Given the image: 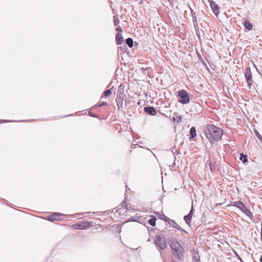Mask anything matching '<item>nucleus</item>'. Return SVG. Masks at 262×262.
Wrapping results in <instances>:
<instances>
[{
	"label": "nucleus",
	"mask_w": 262,
	"mask_h": 262,
	"mask_svg": "<svg viewBox=\"0 0 262 262\" xmlns=\"http://www.w3.org/2000/svg\"><path fill=\"white\" fill-rule=\"evenodd\" d=\"M193 213V205H192L191 210L188 214L189 215H190V216L192 217Z\"/></svg>",
	"instance_id": "nucleus-27"
},
{
	"label": "nucleus",
	"mask_w": 262,
	"mask_h": 262,
	"mask_svg": "<svg viewBox=\"0 0 262 262\" xmlns=\"http://www.w3.org/2000/svg\"><path fill=\"white\" fill-rule=\"evenodd\" d=\"M116 30L117 31H118V32H121L122 31V29L121 28H120L119 27H117L116 29Z\"/></svg>",
	"instance_id": "nucleus-30"
},
{
	"label": "nucleus",
	"mask_w": 262,
	"mask_h": 262,
	"mask_svg": "<svg viewBox=\"0 0 262 262\" xmlns=\"http://www.w3.org/2000/svg\"><path fill=\"white\" fill-rule=\"evenodd\" d=\"M107 104V103L105 102H102L101 103H100L99 105V106H104V105H106Z\"/></svg>",
	"instance_id": "nucleus-29"
},
{
	"label": "nucleus",
	"mask_w": 262,
	"mask_h": 262,
	"mask_svg": "<svg viewBox=\"0 0 262 262\" xmlns=\"http://www.w3.org/2000/svg\"><path fill=\"white\" fill-rule=\"evenodd\" d=\"M191 219H192V216H190L188 214L184 216V220H185L186 223L188 225H190L191 224Z\"/></svg>",
	"instance_id": "nucleus-19"
},
{
	"label": "nucleus",
	"mask_w": 262,
	"mask_h": 262,
	"mask_svg": "<svg viewBox=\"0 0 262 262\" xmlns=\"http://www.w3.org/2000/svg\"><path fill=\"white\" fill-rule=\"evenodd\" d=\"M62 215L61 213H54L52 215H50L48 216V220L50 221L53 222L55 221L59 220V216Z\"/></svg>",
	"instance_id": "nucleus-14"
},
{
	"label": "nucleus",
	"mask_w": 262,
	"mask_h": 262,
	"mask_svg": "<svg viewBox=\"0 0 262 262\" xmlns=\"http://www.w3.org/2000/svg\"><path fill=\"white\" fill-rule=\"evenodd\" d=\"M235 255H236V257H237V258L239 260H240L241 261L243 262L242 259H241V257L239 256V255L236 252H235Z\"/></svg>",
	"instance_id": "nucleus-28"
},
{
	"label": "nucleus",
	"mask_w": 262,
	"mask_h": 262,
	"mask_svg": "<svg viewBox=\"0 0 262 262\" xmlns=\"http://www.w3.org/2000/svg\"><path fill=\"white\" fill-rule=\"evenodd\" d=\"M243 25L245 28H246L248 30V31H250L253 29L252 24L247 19H244Z\"/></svg>",
	"instance_id": "nucleus-15"
},
{
	"label": "nucleus",
	"mask_w": 262,
	"mask_h": 262,
	"mask_svg": "<svg viewBox=\"0 0 262 262\" xmlns=\"http://www.w3.org/2000/svg\"><path fill=\"white\" fill-rule=\"evenodd\" d=\"M154 243L159 250H164L167 247L166 238L163 234L156 235Z\"/></svg>",
	"instance_id": "nucleus-2"
},
{
	"label": "nucleus",
	"mask_w": 262,
	"mask_h": 262,
	"mask_svg": "<svg viewBox=\"0 0 262 262\" xmlns=\"http://www.w3.org/2000/svg\"><path fill=\"white\" fill-rule=\"evenodd\" d=\"M121 85H120V86L119 87V89L118 91V94L117 95V97L116 98V101L118 109H119L120 107H121L122 106L123 100V99L121 96V95L123 93V91H121Z\"/></svg>",
	"instance_id": "nucleus-8"
},
{
	"label": "nucleus",
	"mask_w": 262,
	"mask_h": 262,
	"mask_svg": "<svg viewBox=\"0 0 262 262\" xmlns=\"http://www.w3.org/2000/svg\"><path fill=\"white\" fill-rule=\"evenodd\" d=\"M112 93L111 89L107 90L104 92V95L105 97H107Z\"/></svg>",
	"instance_id": "nucleus-26"
},
{
	"label": "nucleus",
	"mask_w": 262,
	"mask_h": 262,
	"mask_svg": "<svg viewBox=\"0 0 262 262\" xmlns=\"http://www.w3.org/2000/svg\"><path fill=\"white\" fill-rule=\"evenodd\" d=\"M157 220L156 217L155 216H151V218L148 221L149 224L152 226L156 225V221Z\"/></svg>",
	"instance_id": "nucleus-18"
},
{
	"label": "nucleus",
	"mask_w": 262,
	"mask_h": 262,
	"mask_svg": "<svg viewBox=\"0 0 262 262\" xmlns=\"http://www.w3.org/2000/svg\"><path fill=\"white\" fill-rule=\"evenodd\" d=\"M189 133H190V137H189V140H193V139L195 137L196 135V129H195V127L194 126H192L191 128H190V131H189Z\"/></svg>",
	"instance_id": "nucleus-16"
},
{
	"label": "nucleus",
	"mask_w": 262,
	"mask_h": 262,
	"mask_svg": "<svg viewBox=\"0 0 262 262\" xmlns=\"http://www.w3.org/2000/svg\"><path fill=\"white\" fill-rule=\"evenodd\" d=\"M239 159L244 163L248 161L247 156L245 155L243 153L240 154Z\"/></svg>",
	"instance_id": "nucleus-21"
},
{
	"label": "nucleus",
	"mask_w": 262,
	"mask_h": 262,
	"mask_svg": "<svg viewBox=\"0 0 262 262\" xmlns=\"http://www.w3.org/2000/svg\"><path fill=\"white\" fill-rule=\"evenodd\" d=\"M178 95L180 97L179 101L182 104H187L190 101L189 96L187 92L184 90H182L179 92Z\"/></svg>",
	"instance_id": "nucleus-5"
},
{
	"label": "nucleus",
	"mask_w": 262,
	"mask_h": 262,
	"mask_svg": "<svg viewBox=\"0 0 262 262\" xmlns=\"http://www.w3.org/2000/svg\"><path fill=\"white\" fill-rule=\"evenodd\" d=\"M173 120L174 121H177L178 123L181 122L182 121V116H177L176 118L173 117Z\"/></svg>",
	"instance_id": "nucleus-24"
},
{
	"label": "nucleus",
	"mask_w": 262,
	"mask_h": 262,
	"mask_svg": "<svg viewBox=\"0 0 262 262\" xmlns=\"http://www.w3.org/2000/svg\"><path fill=\"white\" fill-rule=\"evenodd\" d=\"M91 226V223L88 221L77 223L72 225L71 227L74 230H83L88 229Z\"/></svg>",
	"instance_id": "nucleus-6"
},
{
	"label": "nucleus",
	"mask_w": 262,
	"mask_h": 262,
	"mask_svg": "<svg viewBox=\"0 0 262 262\" xmlns=\"http://www.w3.org/2000/svg\"><path fill=\"white\" fill-rule=\"evenodd\" d=\"M261 237H262V227H261Z\"/></svg>",
	"instance_id": "nucleus-33"
},
{
	"label": "nucleus",
	"mask_w": 262,
	"mask_h": 262,
	"mask_svg": "<svg viewBox=\"0 0 262 262\" xmlns=\"http://www.w3.org/2000/svg\"><path fill=\"white\" fill-rule=\"evenodd\" d=\"M245 78L249 89H251L254 81L252 79V75L250 67L246 68L245 72Z\"/></svg>",
	"instance_id": "nucleus-4"
},
{
	"label": "nucleus",
	"mask_w": 262,
	"mask_h": 262,
	"mask_svg": "<svg viewBox=\"0 0 262 262\" xmlns=\"http://www.w3.org/2000/svg\"><path fill=\"white\" fill-rule=\"evenodd\" d=\"M168 243L171 248L172 252L182 248L180 243L173 237H169Z\"/></svg>",
	"instance_id": "nucleus-7"
},
{
	"label": "nucleus",
	"mask_w": 262,
	"mask_h": 262,
	"mask_svg": "<svg viewBox=\"0 0 262 262\" xmlns=\"http://www.w3.org/2000/svg\"><path fill=\"white\" fill-rule=\"evenodd\" d=\"M125 42L129 48H132L133 46V39L132 38L129 37L126 39Z\"/></svg>",
	"instance_id": "nucleus-20"
},
{
	"label": "nucleus",
	"mask_w": 262,
	"mask_h": 262,
	"mask_svg": "<svg viewBox=\"0 0 262 262\" xmlns=\"http://www.w3.org/2000/svg\"><path fill=\"white\" fill-rule=\"evenodd\" d=\"M260 261L262 262V255L260 257Z\"/></svg>",
	"instance_id": "nucleus-32"
},
{
	"label": "nucleus",
	"mask_w": 262,
	"mask_h": 262,
	"mask_svg": "<svg viewBox=\"0 0 262 262\" xmlns=\"http://www.w3.org/2000/svg\"><path fill=\"white\" fill-rule=\"evenodd\" d=\"M188 7L190 10L192 18V21L193 26L195 28V29H196L198 28V24L196 19V16L195 13L193 11V10L192 9V8L190 7V6H188Z\"/></svg>",
	"instance_id": "nucleus-13"
},
{
	"label": "nucleus",
	"mask_w": 262,
	"mask_h": 262,
	"mask_svg": "<svg viewBox=\"0 0 262 262\" xmlns=\"http://www.w3.org/2000/svg\"><path fill=\"white\" fill-rule=\"evenodd\" d=\"M223 134V130L213 124H207L205 130V134L211 143L220 140Z\"/></svg>",
	"instance_id": "nucleus-1"
},
{
	"label": "nucleus",
	"mask_w": 262,
	"mask_h": 262,
	"mask_svg": "<svg viewBox=\"0 0 262 262\" xmlns=\"http://www.w3.org/2000/svg\"><path fill=\"white\" fill-rule=\"evenodd\" d=\"M90 115H91V116H93V117H96V116H95V115H93V114H92L91 113H90Z\"/></svg>",
	"instance_id": "nucleus-31"
},
{
	"label": "nucleus",
	"mask_w": 262,
	"mask_h": 262,
	"mask_svg": "<svg viewBox=\"0 0 262 262\" xmlns=\"http://www.w3.org/2000/svg\"><path fill=\"white\" fill-rule=\"evenodd\" d=\"M172 252V255L174 257L179 260H182L184 258V249L181 248L179 249H177Z\"/></svg>",
	"instance_id": "nucleus-9"
},
{
	"label": "nucleus",
	"mask_w": 262,
	"mask_h": 262,
	"mask_svg": "<svg viewBox=\"0 0 262 262\" xmlns=\"http://www.w3.org/2000/svg\"><path fill=\"white\" fill-rule=\"evenodd\" d=\"M167 223H168L169 226L172 228L177 229L178 230L183 231L186 233H188L187 231L183 229L174 220L170 219Z\"/></svg>",
	"instance_id": "nucleus-10"
},
{
	"label": "nucleus",
	"mask_w": 262,
	"mask_h": 262,
	"mask_svg": "<svg viewBox=\"0 0 262 262\" xmlns=\"http://www.w3.org/2000/svg\"><path fill=\"white\" fill-rule=\"evenodd\" d=\"M232 205L235 206L244 212L247 216L251 219L253 217V214L251 211L247 208L245 204L241 201H236L232 203Z\"/></svg>",
	"instance_id": "nucleus-3"
},
{
	"label": "nucleus",
	"mask_w": 262,
	"mask_h": 262,
	"mask_svg": "<svg viewBox=\"0 0 262 262\" xmlns=\"http://www.w3.org/2000/svg\"><path fill=\"white\" fill-rule=\"evenodd\" d=\"M210 3V6L215 15H217L219 13V7L215 2L212 0H208Z\"/></svg>",
	"instance_id": "nucleus-11"
},
{
	"label": "nucleus",
	"mask_w": 262,
	"mask_h": 262,
	"mask_svg": "<svg viewBox=\"0 0 262 262\" xmlns=\"http://www.w3.org/2000/svg\"><path fill=\"white\" fill-rule=\"evenodd\" d=\"M174 262H177V261H174Z\"/></svg>",
	"instance_id": "nucleus-34"
},
{
	"label": "nucleus",
	"mask_w": 262,
	"mask_h": 262,
	"mask_svg": "<svg viewBox=\"0 0 262 262\" xmlns=\"http://www.w3.org/2000/svg\"><path fill=\"white\" fill-rule=\"evenodd\" d=\"M193 260L194 262H200V256L198 254L193 256Z\"/></svg>",
	"instance_id": "nucleus-22"
},
{
	"label": "nucleus",
	"mask_w": 262,
	"mask_h": 262,
	"mask_svg": "<svg viewBox=\"0 0 262 262\" xmlns=\"http://www.w3.org/2000/svg\"><path fill=\"white\" fill-rule=\"evenodd\" d=\"M114 24L115 26H117L119 24V19L115 16L114 17Z\"/></svg>",
	"instance_id": "nucleus-25"
},
{
	"label": "nucleus",
	"mask_w": 262,
	"mask_h": 262,
	"mask_svg": "<svg viewBox=\"0 0 262 262\" xmlns=\"http://www.w3.org/2000/svg\"><path fill=\"white\" fill-rule=\"evenodd\" d=\"M144 111L147 114L151 116L156 115L157 113L156 108L153 106H145L144 108Z\"/></svg>",
	"instance_id": "nucleus-12"
},
{
	"label": "nucleus",
	"mask_w": 262,
	"mask_h": 262,
	"mask_svg": "<svg viewBox=\"0 0 262 262\" xmlns=\"http://www.w3.org/2000/svg\"><path fill=\"white\" fill-rule=\"evenodd\" d=\"M123 40V36L121 34L119 33H117L116 35V42L117 45H120L122 43Z\"/></svg>",
	"instance_id": "nucleus-17"
},
{
	"label": "nucleus",
	"mask_w": 262,
	"mask_h": 262,
	"mask_svg": "<svg viewBox=\"0 0 262 262\" xmlns=\"http://www.w3.org/2000/svg\"><path fill=\"white\" fill-rule=\"evenodd\" d=\"M160 218L162 220H164V221H165L166 222H167L168 221V220L170 219L169 217H168L167 216H166L165 214H162Z\"/></svg>",
	"instance_id": "nucleus-23"
}]
</instances>
